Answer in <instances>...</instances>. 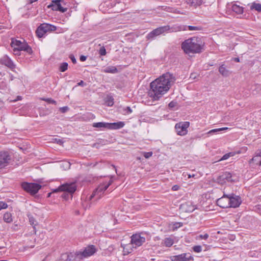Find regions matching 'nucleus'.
Segmentation results:
<instances>
[{"mask_svg":"<svg viewBox=\"0 0 261 261\" xmlns=\"http://www.w3.org/2000/svg\"><path fill=\"white\" fill-rule=\"evenodd\" d=\"M232 10L238 14H241L243 13L244 9L239 5L233 4L232 6Z\"/></svg>","mask_w":261,"mask_h":261,"instance_id":"nucleus-22","label":"nucleus"},{"mask_svg":"<svg viewBox=\"0 0 261 261\" xmlns=\"http://www.w3.org/2000/svg\"><path fill=\"white\" fill-rule=\"evenodd\" d=\"M113 105V99L112 97L110 98V99L108 101V106H111Z\"/></svg>","mask_w":261,"mask_h":261,"instance_id":"nucleus-45","label":"nucleus"},{"mask_svg":"<svg viewBox=\"0 0 261 261\" xmlns=\"http://www.w3.org/2000/svg\"><path fill=\"white\" fill-rule=\"evenodd\" d=\"M182 175L184 176H186V175H187L188 178H190L191 177H194L195 176V174L191 175L190 174H188L187 173H184L182 174Z\"/></svg>","mask_w":261,"mask_h":261,"instance_id":"nucleus-43","label":"nucleus"},{"mask_svg":"<svg viewBox=\"0 0 261 261\" xmlns=\"http://www.w3.org/2000/svg\"><path fill=\"white\" fill-rule=\"evenodd\" d=\"M183 224L181 222H175L173 224V229H176L181 226H182Z\"/></svg>","mask_w":261,"mask_h":261,"instance_id":"nucleus-34","label":"nucleus"},{"mask_svg":"<svg viewBox=\"0 0 261 261\" xmlns=\"http://www.w3.org/2000/svg\"><path fill=\"white\" fill-rule=\"evenodd\" d=\"M93 127H98V128H101L103 127L108 129V122H96L93 123L92 125Z\"/></svg>","mask_w":261,"mask_h":261,"instance_id":"nucleus-27","label":"nucleus"},{"mask_svg":"<svg viewBox=\"0 0 261 261\" xmlns=\"http://www.w3.org/2000/svg\"><path fill=\"white\" fill-rule=\"evenodd\" d=\"M233 60L236 62H240V59L239 58H234L233 59Z\"/></svg>","mask_w":261,"mask_h":261,"instance_id":"nucleus-52","label":"nucleus"},{"mask_svg":"<svg viewBox=\"0 0 261 261\" xmlns=\"http://www.w3.org/2000/svg\"><path fill=\"white\" fill-rule=\"evenodd\" d=\"M229 128L228 127H221V128H219V130L220 132V131H222V130H227Z\"/></svg>","mask_w":261,"mask_h":261,"instance_id":"nucleus-49","label":"nucleus"},{"mask_svg":"<svg viewBox=\"0 0 261 261\" xmlns=\"http://www.w3.org/2000/svg\"><path fill=\"white\" fill-rule=\"evenodd\" d=\"M193 257L190 253H184L177 255L172 256L170 260L166 261H193Z\"/></svg>","mask_w":261,"mask_h":261,"instance_id":"nucleus-10","label":"nucleus"},{"mask_svg":"<svg viewBox=\"0 0 261 261\" xmlns=\"http://www.w3.org/2000/svg\"><path fill=\"white\" fill-rule=\"evenodd\" d=\"M38 0H30V2L31 3H32L33 2H35L36 1H37Z\"/></svg>","mask_w":261,"mask_h":261,"instance_id":"nucleus-55","label":"nucleus"},{"mask_svg":"<svg viewBox=\"0 0 261 261\" xmlns=\"http://www.w3.org/2000/svg\"><path fill=\"white\" fill-rule=\"evenodd\" d=\"M68 110V107H63L60 108V110L62 113L66 112Z\"/></svg>","mask_w":261,"mask_h":261,"instance_id":"nucleus-42","label":"nucleus"},{"mask_svg":"<svg viewBox=\"0 0 261 261\" xmlns=\"http://www.w3.org/2000/svg\"><path fill=\"white\" fill-rule=\"evenodd\" d=\"M181 47L186 54H200L204 50L205 43L200 38L193 37L185 40Z\"/></svg>","mask_w":261,"mask_h":261,"instance_id":"nucleus-3","label":"nucleus"},{"mask_svg":"<svg viewBox=\"0 0 261 261\" xmlns=\"http://www.w3.org/2000/svg\"><path fill=\"white\" fill-rule=\"evenodd\" d=\"M170 29V27L169 26H164L162 27H159L156 29H154L150 33H149L147 36V38L148 39H152L155 36L160 35L165 32L169 31Z\"/></svg>","mask_w":261,"mask_h":261,"instance_id":"nucleus-11","label":"nucleus"},{"mask_svg":"<svg viewBox=\"0 0 261 261\" xmlns=\"http://www.w3.org/2000/svg\"><path fill=\"white\" fill-rule=\"evenodd\" d=\"M190 126V122L188 121L180 122L176 123L175 125V128L177 135L179 136H185L188 133V128Z\"/></svg>","mask_w":261,"mask_h":261,"instance_id":"nucleus-9","label":"nucleus"},{"mask_svg":"<svg viewBox=\"0 0 261 261\" xmlns=\"http://www.w3.org/2000/svg\"><path fill=\"white\" fill-rule=\"evenodd\" d=\"M241 152L240 151H238L237 152H230L227 153H226L224 154L221 159L220 160V161H223V160H226L229 158L230 157L233 156L236 154H240Z\"/></svg>","mask_w":261,"mask_h":261,"instance_id":"nucleus-24","label":"nucleus"},{"mask_svg":"<svg viewBox=\"0 0 261 261\" xmlns=\"http://www.w3.org/2000/svg\"><path fill=\"white\" fill-rule=\"evenodd\" d=\"M175 78L173 74L166 72L150 84L148 95L153 101L159 100L167 93L174 84Z\"/></svg>","mask_w":261,"mask_h":261,"instance_id":"nucleus-1","label":"nucleus"},{"mask_svg":"<svg viewBox=\"0 0 261 261\" xmlns=\"http://www.w3.org/2000/svg\"><path fill=\"white\" fill-rule=\"evenodd\" d=\"M152 152H143V156L146 159H148L152 155Z\"/></svg>","mask_w":261,"mask_h":261,"instance_id":"nucleus-39","label":"nucleus"},{"mask_svg":"<svg viewBox=\"0 0 261 261\" xmlns=\"http://www.w3.org/2000/svg\"><path fill=\"white\" fill-rule=\"evenodd\" d=\"M51 194V193H48V194H47V197H49L50 196Z\"/></svg>","mask_w":261,"mask_h":261,"instance_id":"nucleus-57","label":"nucleus"},{"mask_svg":"<svg viewBox=\"0 0 261 261\" xmlns=\"http://www.w3.org/2000/svg\"><path fill=\"white\" fill-rule=\"evenodd\" d=\"M86 57L85 56H81V57H80V60H81V61H85V60H86Z\"/></svg>","mask_w":261,"mask_h":261,"instance_id":"nucleus-50","label":"nucleus"},{"mask_svg":"<svg viewBox=\"0 0 261 261\" xmlns=\"http://www.w3.org/2000/svg\"><path fill=\"white\" fill-rule=\"evenodd\" d=\"M187 4L194 7H197L200 6L202 3L203 0H186Z\"/></svg>","mask_w":261,"mask_h":261,"instance_id":"nucleus-20","label":"nucleus"},{"mask_svg":"<svg viewBox=\"0 0 261 261\" xmlns=\"http://www.w3.org/2000/svg\"><path fill=\"white\" fill-rule=\"evenodd\" d=\"M8 207V204L4 202V201H0V211H1L2 209H6Z\"/></svg>","mask_w":261,"mask_h":261,"instance_id":"nucleus-35","label":"nucleus"},{"mask_svg":"<svg viewBox=\"0 0 261 261\" xmlns=\"http://www.w3.org/2000/svg\"><path fill=\"white\" fill-rule=\"evenodd\" d=\"M179 189V186L178 185H174L172 187V190L174 191H177Z\"/></svg>","mask_w":261,"mask_h":261,"instance_id":"nucleus-44","label":"nucleus"},{"mask_svg":"<svg viewBox=\"0 0 261 261\" xmlns=\"http://www.w3.org/2000/svg\"><path fill=\"white\" fill-rule=\"evenodd\" d=\"M229 202V197L228 196L224 195L217 200V204L219 206L225 208L230 207Z\"/></svg>","mask_w":261,"mask_h":261,"instance_id":"nucleus-15","label":"nucleus"},{"mask_svg":"<svg viewBox=\"0 0 261 261\" xmlns=\"http://www.w3.org/2000/svg\"><path fill=\"white\" fill-rule=\"evenodd\" d=\"M30 224L32 225H34L35 226L36 225V224L34 223L35 222V220H34L33 218H30Z\"/></svg>","mask_w":261,"mask_h":261,"instance_id":"nucleus-46","label":"nucleus"},{"mask_svg":"<svg viewBox=\"0 0 261 261\" xmlns=\"http://www.w3.org/2000/svg\"><path fill=\"white\" fill-rule=\"evenodd\" d=\"M41 99L42 100L45 101L49 103H52V104H54V105L57 104V102L55 100H54V99H51V98H41Z\"/></svg>","mask_w":261,"mask_h":261,"instance_id":"nucleus-31","label":"nucleus"},{"mask_svg":"<svg viewBox=\"0 0 261 261\" xmlns=\"http://www.w3.org/2000/svg\"><path fill=\"white\" fill-rule=\"evenodd\" d=\"M2 261H7V260H2Z\"/></svg>","mask_w":261,"mask_h":261,"instance_id":"nucleus-61","label":"nucleus"},{"mask_svg":"<svg viewBox=\"0 0 261 261\" xmlns=\"http://www.w3.org/2000/svg\"><path fill=\"white\" fill-rule=\"evenodd\" d=\"M103 71L105 73H116L118 70L117 68L115 66H109L103 69Z\"/></svg>","mask_w":261,"mask_h":261,"instance_id":"nucleus-26","label":"nucleus"},{"mask_svg":"<svg viewBox=\"0 0 261 261\" xmlns=\"http://www.w3.org/2000/svg\"><path fill=\"white\" fill-rule=\"evenodd\" d=\"M76 190V186L74 182L65 183L60 186L58 188L53 191L54 193L59 192H67L72 194Z\"/></svg>","mask_w":261,"mask_h":261,"instance_id":"nucleus-8","label":"nucleus"},{"mask_svg":"<svg viewBox=\"0 0 261 261\" xmlns=\"http://www.w3.org/2000/svg\"><path fill=\"white\" fill-rule=\"evenodd\" d=\"M97 251L95 246H87L80 250L63 254L61 257L63 261H83L93 256Z\"/></svg>","mask_w":261,"mask_h":261,"instance_id":"nucleus-2","label":"nucleus"},{"mask_svg":"<svg viewBox=\"0 0 261 261\" xmlns=\"http://www.w3.org/2000/svg\"><path fill=\"white\" fill-rule=\"evenodd\" d=\"M193 250L194 252L198 253L201 251L202 249L201 246H194L193 248Z\"/></svg>","mask_w":261,"mask_h":261,"instance_id":"nucleus-36","label":"nucleus"},{"mask_svg":"<svg viewBox=\"0 0 261 261\" xmlns=\"http://www.w3.org/2000/svg\"><path fill=\"white\" fill-rule=\"evenodd\" d=\"M84 82L83 81H81L79 83H77L78 86H84Z\"/></svg>","mask_w":261,"mask_h":261,"instance_id":"nucleus-51","label":"nucleus"},{"mask_svg":"<svg viewBox=\"0 0 261 261\" xmlns=\"http://www.w3.org/2000/svg\"><path fill=\"white\" fill-rule=\"evenodd\" d=\"M220 180H222L223 182L226 181H231V174L230 173L226 172L223 173L219 177Z\"/></svg>","mask_w":261,"mask_h":261,"instance_id":"nucleus-19","label":"nucleus"},{"mask_svg":"<svg viewBox=\"0 0 261 261\" xmlns=\"http://www.w3.org/2000/svg\"><path fill=\"white\" fill-rule=\"evenodd\" d=\"M125 124L123 122L119 121L114 123H108V129H118L122 128Z\"/></svg>","mask_w":261,"mask_h":261,"instance_id":"nucleus-18","label":"nucleus"},{"mask_svg":"<svg viewBox=\"0 0 261 261\" xmlns=\"http://www.w3.org/2000/svg\"><path fill=\"white\" fill-rule=\"evenodd\" d=\"M251 9H254L258 12H261V4L258 3H253L252 4L251 7Z\"/></svg>","mask_w":261,"mask_h":261,"instance_id":"nucleus-29","label":"nucleus"},{"mask_svg":"<svg viewBox=\"0 0 261 261\" xmlns=\"http://www.w3.org/2000/svg\"><path fill=\"white\" fill-rule=\"evenodd\" d=\"M62 0L53 1L48 6V8H51L53 11H58L62 13L65 12L67 9L61 6L60 4Z\"/></svg>","mask_w":261,"mask_h":261,"instance_id":"nucleus-12","label":"nucleus"},{"mask_svg":"<svg viewBox=\"0 0 261 261\" xmlns=\"http://www.w3.org/2000/svg\"><path fill=\"white\" fill-rule=\"evenodd\" d=\"M190 77H193V78H195L194 74H191V76H190Z\"/></svg>","mask_w":261,"mask_h":261,"instance_id":"nucleus-56","label":"nucleus"},{"mask_svg":"<svg viewBox=\"0 0 261 261\" xmlns=\"http://www.w3.org/2000/svg\"><path fill=\"white\" fill-rule=\"evenodd\" d=\"M169 106L170 107H172L173 106V102H171L170 103H169Z\"/></svg>","mask_w":261,"mask_h":261,"instance_id":"nucleus-54","label":"nucleus"},{"mask_svg":"<svg viewBox=\"0 0 261 261\" xmlns=\"http://www.w3.org/2000/svg\"><path fill=\"white\" fill-rule=\"evenodd\" d=\"M188 28L189 31H199L201 30L200 28L196 26L189 25Z\"/></svg>","mask_w":261,"mask_h":261,"instance_id":"nucleus-33","label":"nucleus"},{"mask_svg":"<svg viewBox=\"0 0 261 261\" xmlns=\"http://www.w3.org/2000/svg\"><path fill=\"white\" fill-rule=\"evenodd\" d=\"M197 208L196 205L193 204L191 201H188L182 203L180 206V209L183 212L191 213Z\"/></svg>","mask_w":261,"mask_h":261,"instance_id":"nucleus-14","label":"nucleus"},{"mask_svg":"<svg viewBox=\"0 0 261 261\" xmlns=\"http://www.w3.org/2000/svg\"><path fill=\"white\" fill-rule=\"evenodd\" d=\"M70 58L71 59L72 62H73V63H76V59L75 58H74V57L73 56H71L70 57Z\"/></svg>","mask_w":261,"mask_h":261,"instance_id":"nucleus-48","label":"nucleus"},{"mask_svg":"<svg viewBox=\"0 0 261 261\" xmlns=\"http://www.w3.org/2000/svg\"><path fill=\"white\" fill-rule=\"evenodd\" d=\"M8 156H10V155L7 152L0 151V158H8Z\"/></svg>","mask_w":261,"mask_h":261,"instance_id":"nucleus-38","label":"nucleus"},{"mask_svg":"<svg viewBox=\"0 0 261 261\" xmlns=\"http://www.w3.org/2000/svg\"><path fill=\"white\" fill-rule=\"evenodd\" d=\"M251 166H260L261 165V149L255 152V155L249 161Z\"/></svg>","mask_w":261,"mask_h":261,"instance_id":"nucleus-16","label":"nucleus"},{"mask_svg":"<svg viewBox=\"0 0 261 261\" xmlns=\"http://www.w3.org/2000/svg\"><path fill=\"white\" fill-rule=\"evenodd\" d=\"M220 73L223 76H227L228 75V70L224 66L221 65L219 69Z\"/></svg>","mask_w":261,"mask_h":261,"instance_id":"nucleus-28","label":"nucleus"},{"mask_svg":"<svg viewBox=\"0 0 261 261\" xmlns=\"http://www.w3.org/2000/svg\"><path fill=\"white\" fill-rule=\"evenodd\" d=\"M68 68V64L66 62L62 63L60 66V71L61 72L65 71Z\"/></svg>","mask_w":261,"mask_h":261,"instance_id":"nucleus-30","label":"nucleus"},{"mask_svg":"<svg viewBox=\"0 0 261 261\" xmlns=\"http://www.w3.org/2000/svg\"><path fill=\"white\" fill-rule=\"evenodd\" d=\"M18 224H15L12 226V228L13 229V230L16 231V230H18Z\"/></svg>","mask_w":261,"mask_h":261,"instance_id":"nucleus-47","label":"nucleus"},{"mask_svg":"<svg viewBox=\"0 0 261 261\" xmlns=\"http://www.w3.org/2000/svg\"><path fill=\"white\" fill-rule=\"evenodd\" d=\"M174 13H175L185 14L184 12H180V11H177V10H175L174 11Z\"/></svg>","mask_w":261,"mask_h":261,"instance_id":"nucleus-53","label":"nucleus"},{"mask_svg":"<svg viewBox=\"0 0 261 261\" xmlns=\"http://www.w3.org/2000/svg\"><path fill=\"white\" fill-rule=\"evenodd\" d=\"M113 180L112 178L105 179L99 184L98 187L93 192L90 197V199L95 197L96 200H98L103 196L105 192L108 187L113 183Z\"/></svg>","mask_w":261,"mask_h":261,"instance_id":"nucleus-4","label":"nucleus"},{"mask_svg":"<svg viewBox=\"0 0 261 261\" xmlns=\"http://www.w3.org/2000/svg\"><path fill=\"white\" fill-rule=\"evenodd\" d=\"M3 248V247H0V249Z\"/></svg>","mask_w":261,"mask_h":261,"instance_id":"nucleus-60","label":"nucleus"},{"mask_svg":"<svg viewBox=\"0 0 261 261\" xmlns=\"http://www.w3.org/2000/svg\"><path fill=\"white\" fill-rule=\"evenodd\" d=\"M57 30L56 26L47 23H43L41 24L37 29L36 34L39 38L42 37L47 32H53Z\"/></svg>","mask_w":261,"mask_h":261,"instance_id":"nucleus-6","label":"nucleus"},{"mask_svg":"<svg viewBox=\"0 0 261 261\" xmlns=\"http://www.w3.org/2000/svg\"><path fill=\"white\" fill-rule=\"evenodd\" d=\"M230 207H238L241 203V200L239 197H229Z\"/></svg>","mask_w":261,"mask_h":261,"instance_id":"nucleus-17","label":"nucleus"},{"mask_svg":"<svg viewBox=\"0 0 261 261\" xmlns=\"http://www.w3.org/2000/svg\"><path fill=\"white\" fill-rule=\"evenodd\" d=\"M218 132H220L219 128H215V129H211V130H210V131H208L207 132V134H212V133H217Z\"/></svg>","mask_w":261,"mask_h":261,"instance_id":"nucleus-41","label":"nucleus"},{"mask_svg":"<svg viewBox=\"0 0 261 261\" xmlns=\"http://www.w3.org/2000/svg\"><path fill=\"white\" fill-rule=\"evenodd\" d=\"M10 159V156H8V158H0V169L7 166Z\"/></svg>","mask_w":261,"mask_h":261,"instance_id":"nucleus-25","label":"nucleus"},{"mask_svg":"<svg viewBox=\"0 0 261 261\" xmlns=\"http://www.w3.org/2000/svg\"><path fill=\"white\" fill-rule=\"evenodd\" d=\"M121 247L123 249L122 252L124 255H128L133 250V247L132 246H121Z\"/></svg>","mask_w":261,"mask_h":261,"instance_id":"nucleus-23","label":"nucleus"},{"mask_svg":"<svg viewBox=\"0 0 261 261\" xmlns=\"http://www.w3.org/2000/svg\"><path fill=\"white\" fill-rule=\"evenodd\" d=\"M208 237V234L207 233H204L203 234H200L199 236L197 237V240H206Z\"/></svg>","mask_w":261,"mask_h":261,"instance_id":"nucleus-32","label":"nucleus"},{"mask_svg":"<svg viewBox=\"0 0 261 261\" xmlns=\"http://www.w3.org/2000/svg\"><path fill=\"white\" fill-rule=\"evenodd\" d=\"M247 147H245V150L246 151L247 150Z\"/></svg>","mask_w":261,"mask_h":261,"instance_id":"nucleus-59","label":"nucleus"},{"mask_svg":"<svg viewBox=\"0 0 261 261\" xmlns=\"http://www.w3.org/2000/svg\"><path fill=\"white\" fill-rule=\"evenodd\" d=\"M165 243L170 245H172L173 244V241L172 239L168 238L165 239Z\"/></svg>","mask_w":261,"mask_h":261,"instance_id":"nucleus-40","label":"nucleus"},{"mask_svg":"<svg viewBox=\"0 0 261 261\" xmlns=\"http://www.w3.org/2000/svg\"><path fill=\"white\" fill-rule=\"evenodd\" d=\"M145 238L141 233H135L131 237V243L135 245H142L145 242Z\"/></svg>","mask_w":261,"mask_h":261,"instance_id":"nucleus-13","label":"nucleus"},{"mask_svg":"<svg viewBox=\"0 0 261 261\" xmlns=\"http://www.w3.org/2000/svg\"><path fill=\"white\" fill-rule=\"evenodd\" d=\"M99 53L101 56H105L106 55L107 52L105 47L102 46L100 48Z\"/></svg>","mask_w":261,"mask_h":261,"instance_id":"nucleus-37","label":"nucleus"},{"mask_svg":"<svg viewBox=\"0 0 261 261\" xmlns=\"http://www.w3.org/2000/svg\"><path fill=\"white\" fill-rule=\"evenodd\" d=\"M127 109L128 110V111H129V112H132V110L130 109V108L129 107H127Z\"/></svg>","mask_w":261,"mask_h":261,"instance_id":"nucleus-58","label":"nucleus"},{"mask_svg":"<svg viewBox=\"0 0 261 261\" xmlns=\"http://www.w3.org/2000/svg\"><path fill=\"white\" fill-rule=\"evenodd\" d=\"M3 220L7 223H11L13 222L12 214L10 212H6L3 215Z\"/></svg>","mask_w":261,"mask_h":261,"instance_id":"nucleus-21","label":"nucleus"},{"mask_svg":"<svg viewBox=\"0 0 261 261\" xmlns=\"http://www.w3.org/2000/svg\"><path fill=\"white\" fill-rule=\"evenodd\" d=\"M11 46L13 48L14 51L23 50L29 55H31L33 53L31 47L24 41L21 42L20 40L12 38L11 39Z\"/></svg>","mask_w":261,"mask_h":261,"instance_id":"nucleus-5","label":"nucleus"},{"mask_svg":"<svg viewBox=\"0 0 261 261\" xmlns=\"http://www.w3.org/2000/svg\"><path fill=\"white\" fill-rule=\"evenodd\" d=\"M22 188L27 193L34 195L38 193L41 186L37 183L23 182L21 185Z\"/></svg>","mask_w":261,"mask_h":261,"instance_id":"nucleus-7","label":"nucleus"}]
</instances>
